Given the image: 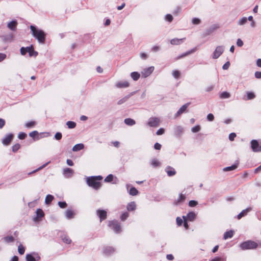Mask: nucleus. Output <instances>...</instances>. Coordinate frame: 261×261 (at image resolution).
<instances>
[{
  "mask_svg": "<svg viewBox=\"0 0 261 261\" xmlns=\"http://www.w3.org/2000/svg\"><path fill=\"white\" fill-rule=\"evenodd\" d=\"M20 148V145L19 143H16L12 146V149L13 152H17Z\"/></svg>",
  "mask_w": 261,
  "mask_h": 261,
  "instance_id": "nucleus-38",
  "label": "nucleus"
},
{
  "mask_svg": "<svg viewBox=\"0 0 261 261\" xmlns=\"http://www.w3.org/2000/svg\"><path fill=\"white\" fill-rule=\"evenodd\" d=\"M185 40L186 38L181 39L173 38L170 40V43L172 45H179L181 44Z\"/></svg>",
  "mask_w": 261,
  "mask_h": 261,
  "instance_id": "nucleus-16",
  "label": "nucleus"
},
{
  "mask_svg": "<svg viewBox=\"0 0 261 261\" xmlns=\"http://www.w3.org/2000/svg\"><path fill=\"white\" fill-rule=\"evenodd\" d=\"M255 95L253 92H248L247 93V97L248 100L253 99L255 97Z\"/></svg>",
  "mask_w": 261,
  "mask_h": 261,
  "instance_id": "nucleus-44",
  "label": "nucleus"
},
{
  "mask_svg": "<svg viewBox=\"0 0 261 261\" xmlns=\"http://www.w3.org/2000/svg\"><path fill=\"white\" fill-rule=\"evenodd\" d=\"M108 226L116 233H118L121 231L120 224L116 220H112L109 221Z\"/></svg>",
  "mask_w": 261,
  "mask_h": 261,
  "instance_id": "nucleus-4",
  "label": "nucleus"
},
{
  "mask_svg": "<svg viewBox=\"0 0 261 261\" xmlns=\"http://www.w3.org/2000/svg\"><path fill=\"white\" fill-rule=\"evenodd\" d=\"M186 199V196L185 194H180L179 195L178 198L174 200L173 204L175 205H178L182 203H183Z\"/></svg>",
  "mask_w": 261,
  "mask_h": 261,
  "instance_id": "nucleus-12",
  "label": "nucleus"
},
{
  "mask_svg": "<svg viewBox=\"0 0 261 261\" xmlns=\"http://www.w3.org/2000/svg\"><path fill=\"white\" fill-rule=\"evenodd\" d=\"M36 214L38 218H41L44 216V212L41 209H37Z\"/></svg>",
  "mask_w": 261,
  "mask_h": 261,
  "instance_id": "nucleus-42",
  "label": "nucleus"
},
{
  "mask_svg": "<svg viewBox=\"0 0 261 261\" xmlns=\"http://www.w3.org/2000/svg\"><path fill=\"white\" fill-rule=\"evenodd\" d=\"M17 24H18V23H17V21L13 20V21L9 22L8 23V27L11 30H12L13 31H15L16 30Z\"/></svg>",
  "mask_w": 261,
  "mask_h": 261,
  "instance_id": "nucleus-14",
  "label": "nucleus"
},
{
  "mask_svg": "<svg viewBox=\"0 0 261 261\" xmlns=\"http://www.w3.org/2000/svg\"><path fill=\"white\" fill-rule=\"evenodd\" d=\"M127 99V97H124L122 99H121L120 100H119L118 102H117V104L120 105H121L122 103H123L124 102H125Z\"/></svg>",
  "mask_w": 261,
  "mask_h": 261,
  "instance_id": "nucleus-60",
  "label": "nucleus"
},
{
  "mask_svg": "<svg viewBox=\"0 0 261 261\" xmlns=\"http://www.w3.org/2000/svg\"><path fill=\"white\" fill-rule=\"evenodd\" d=\"M130 76L134 81H137L140 77V74L138 72H133L131 73Z\"/></svg>",
  "mask_w": 261,
  "mask_h": 261,
  "instance_id": "nucleus-28",
  "label": "nucleus"
},
{
  "mask_svg": "<svg viewBox=\"0 0 261 261\" xmlns=\"http://www.w3.org/2000/svg\"><path fill=\"white\" fill-rule=\"evenodd\" d=\"M160 122V119L158 118H150L148 122V125L151 127H157Z\"/></svg>",
  "mask_w": 261,
  "mask_h": 261,
  "instance_id": "nucleus-11",
  "label": "nucleus"
},
{
  "mask_svg": "<svg viewBox=\"0 0 261 261\" xmlns=\"http://www.w3.org/2000/svg\"><path fill=\"white\" fill-rule=\"evenodd\" d=\"M255 76L256 79H260L261 78V72L256 71L255 72Z\"/></svg>",
  "mask_w": 261,
  "mask_h": 261,
  "instance_id": "nucleus-64",
  "label": "nucleus"
},
{
  "mask_svg": "<svg viewBox=\"0 0 261 261\" xmlns=\"http://www.w3.org/2000/svg\"><path fill=\"white\" fill-rule=\"evenodd\" d=\"M200 20L199 18H194L192 19V23L194 24H198L200 23Z\"/></svg>",
  "mask_w": 261,
  "mask_h": 261,
  "instance_id": "nucleus-57",
  "label": "nucleus"
},
{
  "mask_svg": "<svg viewBox=\"0 0 261 261\" xmlns=\"http://www.w3.org/2000/svg\"><path fill=\"white\" fill-rule=\"evenodd\" d=\"M238 165H233L229 167H225L223 169L224 171H229L236 169L237 168Z\"/></svg>",
  "mask_w": 261,
  "mask_h": 261,
  "instance_id": "nucleus-35",
  "label": "nucleus"
},
{
  "mask_svg": "<svg viewBox=\"0 0 261 261\" xmlns=\"http://www.w3.org/2000/svg\"><path fill=\"white\" fill-rule=\"evenodd\" d=\"M165 171L169 176H173L176 174L175 169L170 166H168L166 168Z\"/></svg>",
  "mask_w": 261,
  "mask_h": 261,
  "instance_id": "nucleus-18",
  "label": "nucleus"
},
{
  "mask_svg": "<svg viewBox=\"0 0 261 261\" xmlns=\"http://www.w3.org/2000/svg\"><path fill=\"white\" fill-rule=\"evenodd\" d=\"M66 125L69 128H74L76 126V123L73 121H68L67 122Z\"/></svg>",
  "mask_w": 261,
  "mask_h": 261,
  "instance_id": "nucleus-34",
  "label": "nucleus"
},
{
  "mask_svg": "<svg viewBox=\"0 0 261 261\" xmlns=\"http://www.w3.org/2000/svg\"><path fill=\"white\" fill-rule=\"evenodd\" d=\"M154 70V67L151 66L146 68H145L142 71L141 74L142 77H146L150 75Z\"/></svg>",
  "mask_w": 261,
  "mask_h": 261,
  "instance_id": "nucleus-9",
  "label": "nucleus"
},
{
  "mask_svg": "<svg viewBox=\"0 0 261 261\" xmlns=\"http://www.w3.org/2000/svg\"><path fill=\"white\" fill-rule=\"evenodd\" d=\"M84 147V146L83 144H77L75 145L73 147L72 150L73 151H77L81 150L82 149H83Z\"/></svg>",
  "mask_w": 261,
  "mask_h": 261,
  "instance_id": "nucleus-26",
  "label": "nucleus"
},
{
  "mask_svg": "<svg viewBox=\"0 0 261 261\" xmlns=\"http://www.w3.org/2000/svg\"><path fill=\"white\" fill-rule=\"evenodd\" d=\"M251 147L254 152L261 151V145H259L258 142L256 140H253L251 141Z\"/></svg>",
  "mask_w": 261,
  "mask_h": 261,
  "instance_id": "nucleus-5",
  "label": "nucleus"
},
{
  "mask_svg": "<svg viewBox=\"0 0 261 261\" xmlns=\"http://www.w3.org/2000/svg\"><path fill=\"white\" fill-rule=\"evenodd\" d=\"M114 178V176L112 174L108 175L105 179V181L109 182L113 181Z\"/></svg>",
  "mask_w": 261,
  "mask_h": 261,
  "instance_id": "nucleus-41",
  "label": "nucleus"
},
{
  "mask_svg": "<svg viewBox=\"0 0 261 261\" xmlns=\"http://www.w3.org/2000/svg\"><path fill=\"white\" fill-rule=\"evenodd\" d=\"M129 86V83L126 81H120L116 84V86L119 88H127Z\"/></svg>",
  "mask_w": 261,
  "mask_h": 261,
  "instance_id": "nucleus-15",
  "label": "nucleus"
},
{
  "mask_svg": "<svg viewBox=\"0 0 261 261\" xmlns=\"http://www.w3.org/2000/svg\"><path fill=\"white\" fill-rule=\"evenodd\" d=\"M102 179L100 175L96 176H91L87 178L86 182L88 185L95 190H98L101 186L100 182Z\"/></svg>",
  "mask_w": 261,
  "mask_h": 261,
  "instance_id": "nucleus-2",
  "label": "nucleus"
},
{
  "mask_svg": "<svg viewBox=\"0 0 261 261\" xmlns=\"http://www.w3.org/2000/svg\"><path fill=\"white\" fill-rule=\"evenodd\" d=\"M172 75L176 79H178L180 76V73L178 70H175L172 71Z\"/></svg>",
  "mask_w": 261,
  "mask_h": 261,
  "instance_id": "nucleus-39",
  "label": "nucleus"
},
{
  "mask_svg": "<svg viewBox=\"0 0 261 261\" xmlns=\"http://www.w3.org/2000/svg\"><path fill=\"white\" fill-rule=\"evenodd\" d=\"M4 240L6 243H12L14 241V238L13 237L10 236H7L4 238Z\"/></svg>",
  "mask_w": 261,
  "mask_h": 261,
  "instance_id": "nucleus-32",
  "label": "nucleus"
},
{
  "mask_svg": "<svg viewBox=\"0 0 261 261\" xmlns=\"http://www.w3.org/2000/svg\"><path fill=\"white\" fill-rule=\"evenodd\" d=\"M230 97V94L227 92H223L220 95V97L222 99L228 98Z\"/></svg>",
  "mask_w": 261,
  "mask_h": 261,
  "instance_id": "nucleus-36",
  "label": "nucleus"
},
{
  "mask_svg": "<svg viewBox=\"0 0 261 261\" xmlns=\"http://www.w3.org/2000/svg\"><path fill=\"white\" fill-rule=\"evenodd\" d=\"M252 210L251 207H248L244 210H243L240 214H239L237 216L238 219L240 220L242 217L246 216L248 213Z\"/></svg>",
  "mask_w": 261,
  "mask_h": 261,
  "instance_id": "nucleus-13",
  "label": "nucleus"
},
{
  "mask_svg": "<svg viewBox=\"0 0 261 261\" xmlns=\"http://www.w3.org/2000/svg\"><path fill=\"white\" fill-rule=\"evenodd\" d=\"M129 193L131 195L135 196L138 194V191L135 187H132L129 190Z\"/></svg>",
  "mask_w": 261,
  "mask_h": 261,
  "instance_id": "nucleus-33",
  "label": "nucleus"
},
{
  "mask_svg": "<svg viewBox=\"0 0 261 261\" xmlns=\"http://www.w3.org/2000/svg\"><path fill=\"white\" fill-rule=\"evenodd\" d=\"M114 252V248L111 246H105L102 249L103 254L107 256L112 255Z\"/></svg>",
  "mask_w": 261,
  "mask_h": 261,
  "instance_id": "nucleus-7",
  "label": "nucleus"
},
{
  "mask_svg": "<svg viewBox=\"0 0 261 261\" xmlns=\"http://www.w3.org/2000/svg\"><path fill=\"white\" fill-rule=\"evenodd\" d=\"M183 132V128L181 126H177L175 128V132L176 134L180 135Z\"/></svg>",
  "mask_w": 261,
  "mask_h": 261,
  "instance_id": "nucleus-48",
  "label": "nucleus"
},
{
  "mask_svg": "<svg viewBox=\"0 0 261 261\" xmlns=\"http://www.w3.org/2000/svg\"><path fill=\"white\" fill-rule=\"evenodd\" d=\"M27 53V50L25 48V47H22L20 48V53L22 55H25L26 53Z\"/></svg>",
  "mask_w": 261,
  "mask_h": 261,
  "instance_id": "nucleus-62",
  "label": "nucleus"
},
{
  "mask_svg": "<svg viewBox=\"0 0 261 261\" xmlns=\"http://www.w3.org/2000/svg\"><path fill=\"white\" fill-rule=\"evenodd\" d=\"M63 173L66 176L70 177L73 173V170L71 168H66L64 169Z\"/></svg>",
  "mask_w": 261,
  "mask_h": 261,
  "instance_id": "nucleus-21",
  "label": "nucleus"
},
{
  "mask_svg": "<svg viewBox=\"0 0 261 261\" xmlns=\"http://www.w3.org/2000/svg\"><path fill=\"white\" fill-rule=\"evenodd\" d=\"M32 35L38 41L39 43H44L46 34L41 30L38 29L34 25L30 26Z\"/></svg>",
  "mask_w": 261,
  "mask_h": 261,
  "instance_id": "nucleus-1",
  "label": "nucleus"
},
{
  "mask_svg": "<svg viewBox=\"0 0 261 261\" xmlns=\"http://www.w3.org/2000/svg\"><path fill=\"white\" fill-rule=\"evenodd\" d=\"M196 218V214L194 212H190L189 213L187 216L186 217V218L187 220H189L190 221H193Z\"/></svg>",
  "mask_w": 261,
  "mask_h": 261,
  "instance_id": "nucleus-22",
  "label": "nucleus"
},
{
  "mask_svg": "<svg viewBox=\"0 0 261 261\" xmlns=\"http://www.w3.org/2000/svg\"><path fill=\"white\" fill-rule=\"evenodd\" d=\"M136 205L134 201H132L128 203L127 205V210L129 211H133L136 209Z\"/></svg>",
  "mask_w": 261,
  "mask_h": 261,
  "instance_id": "nucleus-23",
  "label": "nucleus"
},
{
  "mask_svg": "<svg viewBox=\"0 0 261 261\" xmlns=\"http://www.w3.org/2000/svg\"><path fill=\"white\" fill-rule=\"evenodd\" d=\"M198 204L197 201L195 200H190L189 202V205L190 207H194Z\"/></svg>",
  "mask_w": 261,
  "mask_h": 261,
  "instance_id": "nucleus-49",
  "label": "nucleus"
},
{
  "mask_svg": "<svg viewBox=\"0 0 261 261\" xmlns=\"http://www.w3.org/2000/svg\"><path fill=\"white\" fill-rule=\"evenodd\" d=\"M96 214L99 217L100 222L106 220L107 218V212L105 210H97L96 211Z\"/></svg>",
  "mask_w": 261,
  "mask_h": 261,
  "instance_id": "nucleus-6",
  "label": "nucleus"
},
{
  "mask_svg": "<svg viewBox=\"0 0 261 261\" xmlns=\"http://www.w3.org/2000/svg\"><path fill=\"white\" fill-rule=\"evenodd\" d=\"M54 199V196L51 195H47L46 196L45 202L47 204H49Z\"/></svg>",
  "mask_w": 261,
  "mask_h": 261,
  "instance_id": "nucleus-31",
  "label": "nucleus"
},
{
  "mask_svg": "<svg viewBox=\"0 0 261 261\" xmlns=\"http://www.w3.org/2000/svg\"><path fill=\"white\" fill-rule=\"evenodd\" d=\"M196 50V48H194V49L191 50L190 51H189L185 53L184 54H183L182 55L181 57H185L188 55H190V54L194 53Z\"/></svg>",
  "mask_w": 261,
  "mask_h": 261,
  "instance_id": "nucleus-58",
  "label": "nucleus"
},
{
  "mask_svg": "<svg viewBox=\"0 0 261 261\" xmlns=\"http://www.w3.org/2000/svg\"><path fill=\"white\" fill-rule=\"evenodd\" d=\"M160 162L156 159H153L151 161V165L154 167H157L160 166Z\"/></svg>",
  "mask_w": 261,
  "mask_h": 261,
  "instance_id": "nucleus-40",
  "label": "nucleus"
},
{
  "mask_svg": "<svg viewBox=\"0 0 261 261\" xmlns=\"http://www.w3.org/2000/svg\"><path fill=\"white\" fill-rule=\"evenodd\" d=\"M65 215L67 218L71 219L73 218L74 213L71 210H67L65 212Z\"/></svg>",
  "mask_w": 261,
  "mask_h": 261,
  "instance_id": "nucleus-29",
  "label": "nucleus"
},
{
  "mask_svg": "<svg viewBox=\"0 0 261 261\" xmlns=\"http://www.w3.org/2000/svg\"><path fill=\"white\" fill-rule=\"evenodd\" d=\"M247 21V18L246 17H243L242 18V19H241L239 21V24L240 25H243L245 23H246Z\"/></svg>",
  "mask_w": 261,
  "mask_h": 261,
  "instance_id": "nucleus-52",
  "label": "nucleus"
},
{
  "mask_svg": "<svg viewBox=\"0 0 261 261\" xmlns=\"http://www.w3.org/2000/svg\"><path fill=\"white\" fill-rule=\"evenodd\" d=\"M236 137V134L234 133H231L229 135V139L230 141H232Z\"/></svg>",
  "mask_w": 261,
  "mask_h": 261,
  "instance_id": "nucleus-53",
  "label": "nucleus"
},
{
  "mask_svg": "<svg viewBox=\"0 0 261 261\" xmlns=\"http://www.w3.org/2000/svg\"><path fill=\"white\" fill-rule=\"evenodd\" d=\"M29 136L32 138L34 140H35V139L39 140L40 139L39 134L37 130H34L30 133Z\"/></svg>",
  "mask_w": 261,
  "mask_h": 261,
  "instance_id": "nucleus-20",
  "label": "nucleus"
},
{
  "mask_svg": "<svg viewBox=\"0 0 261 261\" xmlns=\"http://www.w3.org/2000/svg\"><path fill=\"white\" fill-rule=\"evenodd\" d=\"M124 123L129 126H132L135 124V121L132 118H126L124 119Z\"/></svg>",
  "mask_w": 261,
  "mask_h": 261,
  "instance_id": "nucleus-24",
  "label": "nucleus"
},
{
  "mask_svg": "<svg viewBox=\"0 0 261 261\" xmlns=\"http://www.w3.org/2000/svg\"><path fill=\"white\" fill-rule=\"evenodd\" d=\"M165 19L169 22H171L173 20V17L171 14H167Z\"/></svg>",
  "mask_w": 261,
  "mask_h": 261,
  "instance_id": "nucleus-54",
  "label": "nucleus"
},
{
  "mask_svg": "<svg viewBox=\"0 0 261 261\" xmlns=\"http://www.w3.org/2000/svg\"><path fill=\"white\" fill-rule=\"evenodd\" d=\"M190 103H187L183 105L177 112L176 115V116H178L186 111V109L189 106Z\"/></svg>",
  "mask_w": 261,
  "mask_h": 261,
  "instance_id": "nucleus-17",
  "label": "nucleus"
},
{
  "mask_svg": "<svg viewBox=\"0 0 261 261\" xmlns=\"http://www.w3.org/2000/svg\"><path fill=\"white\" fill-rule=\"evenodd\" d=\"M36 125V122L35 121H31L26 123L24 126L28 128H33Z\"/></svg>",
  "mask_w": 261,
  "mask_h": 261,
  "instance_id": "nucleus-27",
  "label": "nucleus"
},
{
  "mask_svg": "<svg viewBox=\"0 0 261 261\" xmlns=\"http://www.w3.org/2000/svg\"><path fill=\"white\" fill-rule=\"evenodd\" d=\"M223 52V48L222 46H217L215 50V51L213 53V58L214 59H217L221 55Z\"/></svg>",
  "mask_w": 261,
  "mask_h": 261,
  "instance_id": "nucleus-10",
  "label": "nucleus"
},
{
  "mask_svg": "<svg viewBox=\"0 0 261 261\" xmlns=\"http://www.w3.org/2000/svg\"><path fill=\"white\" fill-rule=\"evenodd\" d=\"M62 137V134L61 133L58 132L55 134V138L57 140H60L61 139Z\"/></svg>",
  "mask_w": 261,
  "mask_h": 261,
  "instance_id": "nucleus-55",
  "label": "nucleus"
},
{
  "mask_svg": "<svg viewBox=\"0 0 261 261\" xmlns=\"http://www.w3.org/2000/svg\"><path fill=\"white\" fill-rule=\"evenodd\" d=\"M58 205L62 208H66L67 207V203L65 201H63V202L60 201V202H58Z\"/></svg>",
  "mask_w": 261,
  "mask_h": 261,
  "instance_id": "nucleus-50",
  "label": "nucleus"
},
{
  "mask_svg": "<svg viewBox=\"0 0 261 261\" xmlns=\"http://www.w3.org/2000/svg\"><path fill=\"white\" fill-rule=\"evenodd\" d=\"M233 233L234 232L232 230H229L225 232L224 234V239L226 240L228 238H231L233 236Z\"/></svg>",
  "mask_w": 261,
  "mask_h": 261,
  "instance_id": "nucleus-25",
  "label": "nucleus"
},
{
  "mask_svg": "<svg viewBox=\"0 0 261 261\" xmlns=\"http://www.w3.org/2000/svg\"><path fill=\"white\" fill-rule=\"evenodd\" d=\"M165 130L164 128H161L156 132L157 135H161L164 133Z\"/></svg>",
  "mask_w": 261,
  "mask_h": 261,
  "instance_id": "nucleus-61",
  "label": "nucleus"
},
{
  "mask_svg": "<svg viewBox=\"0 0 261 261\" xmlns=\"http://www.w3.org/2000/svg\"><path fill=\"white\" fill-rule=\"evenodd\" d=\"M26 260L27 261H36L35 257L30 254L26 255Z\"/></svg>",
  "mask_w": 261,
  "mask_h": 261,
  "instance_id": "nucleus-43",
  "label": "nucleus"
},
{
  "mask_svg": "<svg viewBox=\"0 0 261 261\" xmlns=\"http://www.w3.org/2000/svg\"><path fill=\"white\" fill-rule=\"evenodd\" d=\"M237 44L238 46L241 47L243 45V42L241 39L237 40Z\"/></svg>",
  "mask_w": 261,
  "mask_h": 261,
  "instance_id": "nucleus-63",
  "label": "nucleus"
},
{
  "mask_svg": "<svg viewBox=\"0 0 261 261\" xmlns=\"http://www.w3.org/2000/svg\"><path fill=\"white\" fill-rule=\"evenodd\" d=\"M14 138V135L9 134L7 135L2 140V143L6 146L9 145Z\"/></svg>",
  "mask_w": 261,
  "mask_h": 261,
  "instance_id": "nucleus-8",
  "label": "nucleus"
},
{
  "mask_svg": "<svg viewBox=\"0 0 261 261\" xmlns=\"http://www.w3.org/2000/svg\"><path fill=\"white\" fill-rule=\"evenodd\" d=\"M62 240L64 243L67 244H69L71 242V240L70 239L69 237L66 235L62 236Z\"/></svg>",
  "mask_w": 261,
  "mask_h": 261,
  "instance_id": "nucleus-30",
  "label": "nucleus"
},
{
  "mask_svg": "<svg viewBox=\"0 0 261 261\" xmlns=\"http://www.w3.org/2000/svg\"><path fill=\"white\" fill-rule=\"evenodd\" d=\"M27 135L23 132H20L18 134V138L20 140L24 139L27 137Z\"/></svg>",
  "mask_w": 261,
  "mask_h": 261,
  "instance_id": "nucleus-45",
  "label": "nucleus"
},
{
  "mask_svg": "<svg viewBox=\"0 0 261 261\" xmlns=\"http://www.w3.org/2000/svg\"><path fill=\"white\" fill-rule=\"evenodd\" d=\"M258 246V243L252 240L245 241L240 245V247L243 250L255 249Z\"/></svg>",
  "mask_w": 261,
  "mask_h": 261,
  "instance_id": "nucleus-3",
  "label": "nucleus"
},
{
  "mask_svg": "<svg viewBox=\"0 0 261 261\" xmlns=\"http://www.w3.org/2000/svg\"><path fill=\"white\" fill-rule=\"evenodd\" d=\"M18 251L19 253L21 255H22L24 254L25 252V248L23 246L22 244H19V245L18 247Z\"/></svg>",
  "mask_w": 261,
  "mask_h": 261,
  "instance_id": "nucleus-37",
  "label": "nucleus"
},
{
  "mask_svg": "<svg viewBox=\"0 0 261 261\" xmlns=\"http://www.w3.org/2000/svg\"><path fill=\"white\" fill-rule=\"evenodd\" d=\"M201 129L200 125H197L192 128V132L193 133H197Z\"/></svg>",
  "mask_w": 261,
  "mask_h": 261,
  "instance_id": "nucleus-47",
  "label": "nucleus"
},
{
  "mask_svg": "<svg viewBox=\"0 0 261 261\" xmlns=\"http://www.w3.org/2000/svg\"><path fill=\"white\" fill-rule=\"evenodd\" d=\"M25 48L27 50V53H29V55L30 57H32L33 56H36L38 55L37 52L35 51L33 45H31V46L27 47Z\"/></svg>",
  "mask_w": 261,
  "mask_h": 261,
  "instance_id": "nucleus-19",
  "label": "nucleus"
},
{
  "mask_svg": "<svg viewBox=\"0 0 261 261\" xmlns=\"http://www.w3.org/2000/svg\"><path fill=\"white\" fill-rule=\"evenodd\" d=\"M207 119L210 121H212L214 120V116L213 114L210 113L207 116Z\"/></svg>",
  "mask_w": 261,
  "mask_h": 261,
  "instance_id": "nucleus-56",
  "label": "nucleus"
},
{
  "mask_svg": "<svg viewBox=\"0 0 261 261\" xmlns=\"http://www.w3.org/2000/svg\"><path fill=\"white\" fill-rule=\"evenodd\" d=\"M176 223L178 226H181L183 223V221L180 217H177L176 218Z\"/></svg>",
  "mask_w": 261,
  "mask_h": 261,
  "instance_id": "nucleus-59",
  "label": "nucleus"
},
{
  "mask_svg": "<svg viewBox=\"0 0 261 261\" xmlns=\"http://www.w3.org/2000/svg\"><path fill=\"white\" fill-rule=\"evenodd\" d=\"M128 213L127 212H125L121 215L120 219L122 221H124L128 218Z\"/></svg>",
  "mask_w": 261,
  "mask_h": 261,
  "instance_id": "nucleus-46",
  "label": "nucleus"
},
{
  "mask_svg": "<svg viewBox=\"0 0 261 261\" xmlns=\"http://www.w3.org/2000/svg\"><path fill=\"white\" fill-rule=\"evenodd\" d=\"M225 258L223 257H216L212 259L211 261H225Z\"/></svg>",
  "mask_w": 261,
  "mask_h": 261,
  "instance_id": "nucleus-51",
  "label": "nucleus"
}]
</instances>
